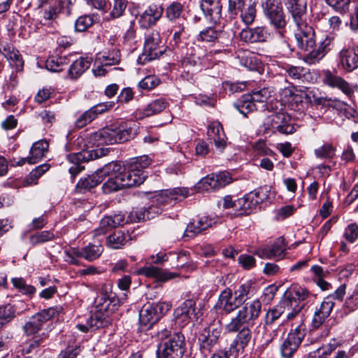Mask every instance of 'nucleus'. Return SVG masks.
Listing matches in <instances>:
<instances>
[{
  "instance_id": "7ed1b4c3",
  "label": "nucleus",
  "mask_w": 358,
  "mask_h": 358,
  "mask_svg": "<svg viewBox=\"0 0 358 358\" xmlns=\"http://www.w3.org/2000/svg\"><path fill=\"white\" fill-rule=\"evenodd\" d=\"M162 341L159 348L164 358H182L185 352V336L180 333L171 334L164 329L157 334Z\"/></svg>"
},
{
  "instance_id": "72a5a7b5",
  "label": "nucleus",
  "mask_w": 358,
  "mask_h": 358,
  "mask_svg": "<svg viewBox=\"0 0 358 358\" xmlns=\"http://www.w3.org/2000/svg\"><path fill=\"white\" fill-rule=\"evenodd\" d=\"M167 106L166 101L159 99L150 103L144 109L136 112V117L143 119L157 114L164 110Z\"/></svg>"
},
{
  "instance_id": "9d476101",
  "label": "nucleus",
  "mask_w": 358,
  "mask_h": 358,
  "mask_svg": "<svg viewBox=\"0 0 358 358\" xmlns=\"http://www.w3.org/2000/svg\"><path fill=\"white\" fill-rule=\"evenodd\" d=\"M304 336V330L300 325L296 327L294 330H292L281 345L280 351L282 357L285 358L291 357L298 349Z\"/></svg>"
},
{
  "instance_id": "37998d69",
  "label": "nucleus",
  "mask_w": 358,
  "mask_h": 358,
  "mask_svg": "<svg viewBox=\"0 0 358 358\" xmlns=\"http://www.w3.org/2000/svg\"><path fill=\"white\" fill-rule=\"evenodd\" d=\"M225 36V32L217 31L215 27H210L202 30L197 39L203 42H215L219 37Z\"/></svg>"
},
{
  "instance_id": "a18cd8bd",
  "label": "nucleus",
  "mask_w": 358,
  "mask_h": 358,
  "mask_svg": "<svg viewBox=\"0 0 358 358\" xmlns=\"http://www.w3.org/2000/svg\"><path fill=\"white\" fill-rule=\"evenodd\" d=\"M246 7H243L241 10L239 11L241 13V17L242 21L246 24H251L256 17V3L252 2L251 1L245 4Z\"/></svg>"
},
{
  "instance_id": "4c0bfd02",
  "label": "nucleus",
  "mask_w": 358,
  "mask_h": 358,
  "mask_svg": "<svg viewBox=\"0 0 358 358\" xmlns=\"http://www.w3.org/2000/svg\"><path fill=\"white\" fill-rule=\"evenodd\" d=\"M282 304L283 306L284 315H285L287 320H293L297 317H300L301 320V310L303 308L305 304H292L290 303H286V301L282 300Z\"/></svg>"
},
{
  "instance_id": "4d7b16f0",
  "label": "nucleus",
  "mask_w": 358,
  "mask_h": 358,
  "mask_svg": "<svg viewBox=\"0 0 358 358\" xmlns=\"http://www.w3.org/2000/svg\"><path fill=\"white\" fill-rule=\"evenodd\" d=\"M55 236L50 231H43L36 233L30 236V242L32 245H38L53 240Z\"/></svg>"
},
{
  "instance_id": "cd10ccee",
  "label": "nucleus",
  "mask_w": 358,
  "mask_h": 358,
  "mask_svg": "<svg viewBox=\"0 0 358 358\" xmlns=\"http://www.w3.org/2000/svg\"><path fill=\"white\" fill-rule=\"evenodd\" d=\"M0 52L7 59L10 65L15 68L16 71L22 70L24 62L17 50L6 44L0 45Z\"/></svg>"
},
{
  "instance_id": "f257e3e1",
  "label": "nucleus",
  "mask_w": 358,
  "mask_h": 358,
  "mask_svg": "<svg viewBox=\"0 0 358 358\" xmlns=\"http://www.w3.org/2000/svg\"><path fill=\"white\" fill-rule=\"evenodd\" d=\"M103 172L108 176L103 185L105 193H110L123 188L138 186L142 184L147 174L135 170L130 164L122 166L119 162H111L103 167Z\"/></svg>"
},
{
  "instance_id": "774afa93",
  "label": "nucleus",
  "mask_w": 358,
  "mask_h": 358,
  "mask_svg": "<svg viewBox=\"0 0 358 358\" xmlns=\"http://www.w3.org/2000/svg\"><path fill=\"white\" fill-rule=\"evenodd\" d=\"M126 7L127 4L124 0H115L110 17L111 19L120 17L122 15Z\"/></svg>"
},
{
  "instance_id": "13d9d810",
  "label": "nucleus",
  "mask_w": 358,
  "mask_h": 358,
  "mask_svg": "<svg viewBox=\"0 0 358 358\" xmlns=\"http://www.w3.org/2000/svg\"><path fill=\"white\" fill-rule=\"evenodd\" d=\"M58 15L57 8L55 7H49L48 9L44 10L43 14V22L41 24L47 27H53L55 20Z\"/></svg>"
},
{
  "instance_id": "20e7f679",
  "label": "nucleus",
  "mask_w": 358,
  "mask_h": 358,
  "mask_svg": "<svg viewBox=\"0 0 358 358\" xmlns=\"http://www.w3.org/2000/svg\"><path fill=\"white\" fill-rule=\"evenodd\" d=\"M263 127L265 131L272 133L278 131L284 134H291L296 131L290 115L285 113H275L268 115L264 120Z\"/></svg>"
},
{
  "instance_id": "f8f14e48",
  "label": "nucleus",
  "mask_w": 358,
  "mask_h": 358,
  "mask_svg": "<svg viewBox=\"0 0 358 358\" xmlns=\"http://www.w3.org/2000/svg\"><path fill=\"white\" fill-rule=\"evenodd\" d=\"M195 306L196 303L194 300L188 299L174 310V320L178 327H185L189 323L193 315L196 316Z\"/></svg>"
},
{
  "instance_id": "c9c22d12",
  "label": "nucleus",
  "mask_w": 358,
  "mask_h": 358,
  "mask_svg": "<svg viewBox=\"0 0 358 358\" xmlns=\"http://www.w3.org/2000/svg\"><path fill=\"white\" fill-rule=\"evenodd\" d=\"M48 142L45 140L34 143L30 149L29 164H36L41 160L48 152Z\"/></svg>"
},
{
  "instance_id": "2f4dec72",
  "label": "nucleus",
  "mask_w": 358,
  "mask_h": 358,
  "mask_svg": "<svg viewBox=\"0 0 358 358\" xmlns=\"http://www.w3.org/2000/svg\"><path fill=\"white\" fill-rule=\"evenodd\" d=\"M215 223L213 219L208 217H202L193 222L189 223L185 231V235L188 237H193L197 234L210 227Z\"/></svg>"
},
{
  "instance_id": "0eeeda50",
  "label": "nucleus",
  "mask_w": 358,
  "mask_h": 358,
  "mask_svg": "<svg viewBox=\"0 0 358 358\" xmlns=\"http://www.w3.org/2000/svg\"><path fill=\"white\" fill-rule=\"evenodd\" d=\"M294 22L298 28L295 33L298 48L304 52L303 56L308 55L314 51L315 47L314 30L303 21V17Z\"/></svg>"
},
{
  "instance_id": "f704fd0d",
  "label": "nucleus",
  "mask_w": 358,
  "mask_h": 358,
  "mask_svg": "<svg viewBox=\"0 0 358 358\" xmlns=\"http://www.w3.org/2000/svg\"><path fill=\"white\" fill-rule=\"evenodd\" d=\"M92 59L89 57H80L76 60L69 69V76L71 79L79 78L91 64Z\"/></svg>"
},
{
  "instance_id": "2eb2a0df",
  "label": "nucleus",
  "mask_w": 358,
  "mask_h": 358,
  "mask_svg": "<svg viewBox=\"0 0 358 358\" xmlns=\"http://www.w3.org/2000/svg\"><path fill=\"white\" fill-rule=\"evenodd\" d=\"M334 304L331 297H326L324 299L320 307L317 308L314 313L311 322L313 329H317L324 323L326 320L329 317Z\"/></svg>"
},
{
  "instance_id": "c85d7f7f",
  "label": "nucleus",
  "mask_w": 358,
  "mask_h": 358,
  "mask_svg": "<svg viewBox=\"0 0 358 358\" xmlns=\"http://www.w3.org/2000/svg\"><path fill=\"white\" fill-rule=\"evenodd\" d=\"M331 43V38L326 37L319 46L315 45L314 51L308 55L303 56V60L308 64H313L318 62L326 55L329 50V46Z\"/></svg>"
},
{
  "instance_id": "393cba45",
  "label": "nucleus",
  "mask_w": 358,
  "mask_h": 358,
  "mask_svg": "<svg viewBox=\"0 0 358 358\" xmlns=\"http://www.w3.org/2000/svg\"><path fill=\"white\" fill-rule=\"evenodd\" d=\"M242 41L247 43H262L266 41L268 34L263 27L243 29L240 33Z\"/></svg>"
},
{
  "instance_id": "9b49d317",
  "label": "nucleus",
  "mask_w": 358,
  "mask_h": 358,
  "mask_svg": "<svg viewBox=\"0 0 358 358\" xmlns=\"http://www.w3.org/2000/svg\"><path fill=\"white\" fill-rule=\"evenodd\" d=\"M286 245L282 238H278L271 245H265L256 250L255 254L262 259L275 260L282 259L285 257Z\"/></svg>"
},
{
  "instance_id": "a19ab883",
  "label": "nucleus",
  "mask_w": 358,
  "mask_h": 358,
  "mask_svg": "<svg viewBox=\"0 0 358 358\" xmlns=\"http://www.w3.org/2000/svg\"><path fill=\"white\" fill-rule=\"evenodd\" d=\"M69 63L66 57L52 56L46 60L45 66L48 70L52 72L62 71Z\"/></svg>"
},
{
  "instance_id": "dca6fc26",
  "label": "nucleus",
  "mask_w": 358,
  "mask_h": 358,
  "mask_svg": "<svg viewBox=\"0 0 358 358\" xmlns=\"http://www.w3.org/2000/svg\"><path fill=\"white\" fill-rule=\"evenodd\" d=\"M241 305L233 294V291L229 288H225L220 294L217 302L215 304V308L229 314Z\"/></svg>"
},
{
  "instance_id": "4468645a",
  "label": "nucleus",
  "mask_w": 358,
  "mask_h": 358,
  "mask_svg": "<svg viewBox=\"0 0 358 358\" xmlns=\"http://www.w3.org/2000/svg\"><path fill=\"white\" fill-rule=\"evenodd\" d=\"M265 13L270 23L275 29H283L287 24L286 17L281 6L273 1L266 3Z\"/></svg>"
},
{
  "instance_id": "5fc2aeb1",
  "label": "nucleus",
  "mask_w": 358,
  "mask_h": 358,
  "mask_svg": "<svg viewBox=\"0 0 358 358\" xmlns=\"http://www.w3.org/2000/svg\"><path fill=\"white\" fill-rule=\"evenodd\" d=\"M83 258L88 261L97 259L103 252L101 245H91L83 248Z\"/></svg>"
},
{
  "instance_id": "bb28decb",
  "label": "nucleus",
  "mask_w": 358,
  "mask_h": 358,
  "mask_svg": "<svg viewBox=\"0 0 358 358\" xmlns=\"http://www.w3.org/2000/svg\"><path fill=\"white\" fill-rule=\"evenodd\" d=\"M238 311L250 324H253L261 313L262 303L257 299L248 301L243 304Z\"/></svg>"
},
{
  "instance_id": "bf43d9fd",
  "label": "nucleus",
  "mask_w": 358,
  "mask_h": 358,
  "mask_svg": "<svg viewBox=\"0 0 358 358\" xmlns=\"http://www.w3.org/2000/svg\"><path fill=\"white\" fill-rule=\"evenodd\" d=\"M273 91L268 87H263L260 90H255L252 94H249L255 102H264L271 96Z\"/></svg>"
},
{
  "instance_id": "864d4df0",
  "label": "nucleus",
  "mask_w": 358,
  "mask_h": 358,
  "mask_svg": "<svg viewBox=\"0 0 358 358\" xmlns=\"http://www.w3.org/2000/svg\"><path fill=\"white\" fill-rule=\"evenodd\" d=\"M199 192H208L217 189L216 187L213 173L202 178L196 186Z\"/></svg>"
},
{
  "instance_id": "49530a36",
  "label": "nucleus",
  "mask_w": 358,
  "mask_h": 358,
  "mask_svg": "<svg viewBox=\"0 0 358 358\" xmlns=\"http://www.w3.org/2000/svg\"><path fill=\"white\" fill-rule=\"evenodd\" d=\"M183 10L184 6L182 3L173 1L166 7L165 16L170 21H176L182 15Z\"/></svg>"
},
{
  "instance_id": "de8ad7c7",
  "label": "nucleus",
  "mask_w": 358,
  "mask_h": 358,
  "mask_svg": "<svg viewBox=\"0 0 358 358\" xmlns=\"http://www.w3.org/2000/svg\"><path fill=\"white\" fill-rule=\"evenodd\" d=\"M237 110L245 116L256 109L255 101L249 94L244 95L236 104Z\"/></svg>"
},
{
  "instance_id": "f03ea898",
  "label": "nucleus",
  "mask_w": 358,
  "mask_h": 358,
  "mask_svg": "<svg viewBox=\"0 0 358 358\" xmlns=\"http://www.w3.org/2000/svg\"><path fill=\"white\" fill-rule=\"evenodd\" d=\"M134 133L131 128L122 129L120 127H104L94 132L88 134L85 138L86 149L103 145L122 143L129 141L134 137Z\"/></svg>"
},
{
  "instance_id": "680f3d73",
  "label": "nucleus",
  "mask_w": 358,
  "mask_h": 358,
  "mask_svg": "<svg viewBox=\"0 0 358 358\" xmlns=\"http://www.w3.org/2000/svg\"><path fill=\"white\" fill-rule=\"evenodd\" d=\"M145 207L135 208L128 215L129 221L131 222H138L148 220L146 215Z\"/></svg>"
},
{
  "instance_id": "473e14b6",
  "label": "nucleus",
  "mask_w": 358,
  "mask_h": 358,
  "mask_svg": "<svg viewBox=\"0 0 358 358\" xmlns=\"http://www.w3.org/2000/svg\"><path fill=\"white\" fill-rule=\"evenodd\" d=\"M291 13L294 20H300L306 10V0H280Z\"/></svg>"
},
{
  "instance_id": "f3484780",
  "label": "nucleus",
  "mask_w": 358,
  "mask_h": 358,
  "mask_svg": "<svg viewBox=\"0 0 358 358\" xmlns=\"http://www.w3.org/2000/svg\"><path fill=\"white\" fill-rule=\"evenodd\" d=\"M160 5L151 4L139 15L138 22L141 27L148 28L156 24L163 14Z\"/></svg>"
},
{
  "instance_id": "ddd939ff",
  "label": "nucleus",
  "mask_w": 358,
  "mask_h": 358,
  "mask_svg": "<svg viewBox=\"0 0 358 358\" xmlns=\"http://www.w3.org/2000/svg\"><path fill=\"white\" fill-rule=\"evenodd\" d=\"M221 334L220 328L209 327L204 329L199 336L200 349L203 354L209 353L217 342Z\"/></svg>"
},
{
  "instance_id": "1a4fd4ad",
  "label": "nucleus",
  "mask_w": 358,
  "mask_h": 358,
  "mask_svg": "<svg viewBox=\"0 0 358 358\" xmlns=\"http://www.w3.org/2000/svg\"><path fill=\"white\" fill-rule=\"evenodd\" d=\"M60 308L51 307L44 309L32 316L29 321L25 323L23 327L24 332L27 335H32L37 333L41 328L42 325L59 314Z\"/></svg>"
},
{
  "instance_id": "338daca9",
  "label": "nucleus",
  "mask_w": 358,
  "mask_h": 358,
  "mask_svg": "<svg viewBox=\"0 0 358 358\" xmlns=\"http://www.w3.org/2000/svg\"><path fill=\"white\" fill-rule=\"evenodd\" d=\"M326 2L336 11L345 13L349 8L350 0H325Z\"/></svg>"
},
{
  "instance_id": "b1692460",
  "label": "nucleus",
  "mask_w": 358,
  "mask_h": 358,
  "mask_svg": "<svg viewBox=\"0 0 358 358\" xmlns=\"http://www.w3.org/2000/svg\"><path fill=\"white\" fill-rule=\"evenodd\" d=\"M200 7L203 15L210 22H219L221 18L222 6L218 0H201Z\"/></svg>"
},
{
  "instance_id": "603ef678",
  "label": "nucleus",
  "mask_w": 358,
  "mask_h": 358,
  "mask_svg": "<svg viewBox=\"0 0 358 358\" xmlns=\"http://www.w3.org/2000/svg\"><path fill=\"white\" fill-rule=\"evenodd\" d=\"M336 148L331 143H325L322 146L316 148L314 153L316 157L320 159H332L335 155Z\"/></svg>"
},
{
  "instance_id": "4be33fe9",
  "label": "nucleus",
  "mask_w": 358,
  "mask_h": 358,
  "mask_svg": "<svg viewBox=\"0 0 358 358\" xmlns=\"http://www.w3.org/2000/svg\"><path fill=\"white\" fill-rule=\"evenodd\" d=\"M310 292L306 288L298 285H292L285 293L282 301L286 303L304 304V301L309 297Z\"/></svg>"
},
{
  "instance_id": "8fccbe9b",
  "label": "nucleus",
  "mask_w": 358,
  "mask_h": 358,
  "mask_svg": "<svg viewBox=\"0 0 358 358\" xmlns=\"http://www.w3.org/2000/svg\"><path fill=\"white\" fill-rule=\"evenodd\" d=\"M282 69L285 71L287 76L293 80H300L305 76L307 70L302 66H293L291 64H285L283 65Z\"/></svg>"
},
{
  "instance_id": "39448f33",
  "label": "nucleus",
  "mask_w": 358,
  "mask_h": 358,
  "mask_svg": "<svg viewBox=\"0 0 358 358\" xmlns=\"http://www.w3.org/2000/svg\"><path fill=\"white\" fill-rule=\"evenodd\" d=\"M171 308L169 302L145 304L139 313L141 325L150 328L155 324L160 317L166 313Z\"/></svg>"
},
{
  "instance_id": "69168bd1",
  "label": "nucleus",
  "mask_w": 358,
  "mask_h": 358,
  "mask_svg": "<svg viewBox=\"0 0 358 358\" xmlns=\"http://www.w3.org/2000/svg\"><path fill=\"white\" fill-rule=\"evenodd\" d=\"M151 159L147 156L143 155L135 159V160L129 164L135 170H138L141 172H145L143 169L148 168L151 164Z\"/></svg>"
},
{
  "instance_id": "a211bd4d",
  "label": "nucleus",
  "mask_w": 358,
  "mask_h": 358,
  "mask_svg": "<svg viewBox=\"0 0 358 358\" xmlns=\"http://www.w3.org/2000/svg\"><path fill=\"white\" fill-rule=\"evenodd\" d=\"M162 38L157 30H152L146 34L144 43V50L149 57V59H154L163 52L159 50Z\"/></svg>"
},
{
  "instance_id": "e2e57ef3",
  "label": "nucleus",
  "mask_w": 358,
  "mask_h": 358,
  "mask_svg": "<svg viewBox=\"0 0 358 358\" xmlns=\"http://www.w3.org/2000/svg\"><path fill=\"white\" fill-rule=\"evenodd\" d=\"M213 176L217 189L225 187L232 181L231 174L227 171L220 172L217 174L213 173Z\"/></svg>"
},
{
  "instance_id": "0e129e2a",
  "label": "nucleus",
  "mask_w": 358,
  "mask_h": 358,
  "mask_svg": "<svg viewBox=\"0 0 358 358\" xmlns=\"http://www.w3.org/2000/svg\"><path fill=\"white\" fill-rule=\"evenodd\" d=\"M96 118L94 111L90 109L83 113L76 121L78 128H83Z\"/></svg>"
},
{
  "instance_id": "412c9836",
  "label": "nucleus",
  "mask_w": 358,
  "mask_h": 358,
  "mask_svg": "<svg viewBox=\"0 0 358 358\" xmlns=\"http://www.w3.org/2000/svg\"><path fill=\"white\" fill-rule=\"evenodd\" d=\"M340 63L343 68L351 72L358 68V48H343L339 54Z\"/></svg>"
},
{
  "instance_id": "6ab92c4d",
  "label": "nucleus",
  "mask_w": 358,
  "mask_h": 358,
  "mask_svg": "<svg viewBox=\"0 0 358 358\" xmlns=\"http://www.w3.org/2000/svg\"><path fill=\"white\" fill-rule=\"evenodd\" d=\"M138 273L148 278H155L157 282H165L178 276L176 273L169 272L167 270L154 266L142 267L139 268Z\"/></svg>"
},
{
  "instance_id": "052dcab7",
  "label": "nucleus",
  "mask_w": 358,
  "mask_h": 358,
  "mask_svg": "<svg viewBox=\"0 0 358 358\" xmlns=\"http://www.w3.org/2000/svg\"><path fill=\"white\" fill-rule=\"evenodd\" d=\"M12 282L14 287L19 289L22 294H31L36 292L35 287L27 285L23 278H14L12 279Z\"/></svg>"
},
{
  "instance_id": "7c9ffc66",
  "label": "nucleus",
  "mask_w": 358,
  "mask_h": 358,
  "mask_svg": "<svg viewBox=\"0 0 358 358\" xmlns=\"http://www.w3.org/2000/svg\"><path fill=\"white\" fill-rule=\"evenodd\" d=\"M252 334L248 327H243L230 345L231 353L243 351L251 341Z\"/></svg>"
},
{
  "instance_id": "e433bc0d",
  "label": "nucleus",
  "mask_w": 358,
  "mask_h": 358,
  "mask_svg": "<svg viewBox=\"0 0 358 358\" xmlns=\"http://www.w3.org/2000/svg\"><path fill=\"white\" fill-rule=\"evenodd\" d=\"M101 312V311L98 310L97 313L91 315L90 317L87 320V323L85 324H77V328L80 331L86 333L90 328L98 329L103 327L104 324V319L103 317V314Z\"/></svg>"
},
{
  "instance_id": "423d86ee",
  "label": "nucleus",
  "mask_w": 358,
  "mask_h": 358,
  "mask_svg": "<svg viewBox=\"0 0 358 358\" xmlns=\"http://www.w3.org/2000/svg\"><path fill=\"white\" fill-rule=\"evenodd\" d=\"M107 150L104 148L98 149H83L81 152L72 153L68 155V160L73 164L69 171L71 177L74 178L83 169L84 166L80 164V162H87L90 160L96 159L102 156H105Z\"/></svg>"
},
{
  "instance_id": "09e8293b",
  "label": "nucleus",
  "mask_w": 358,
  "mask_h": 358,
  "mask_svg": "<svg viewBox=\"0 0 358 358\" xmlns=\"http://www.w3.org/2000/svg\"><path fill=\"white\" fill-rule=\"evenodd\" d=\"M16 317V308L10 303L0 306V320L6 325Z\"/></svg>"
},
{
  "instance_id": "6e6552de",
  "label": "nucleus",
  "mask_w": 358,
  "mask_h": 358,
  "mask_svg": "<svg viewBox=\"0 0 358 358\" xmlns=\"http://www.w3.org/2000/svg\"><path fill=\"white\" fill-rule=\"evenodd\" d=\"M267 195L263 189L251 192L242 198L236 199L235 205V215H249L257 206L266 199Z\"/></svg>"
},
{
  "instance_id": "5701e85b",
  "label": "nucleus",
  "mask_w": 358,
  "mask_h": 358,
  "mask_svg": "<svg viewBox=\"0 0 358 358\" xmlns=\"http://www.w3.org/2000/svg\"><path fill=\"white\" fill-rule=\"evenodd\" d=\"M103 176H107V174L103 172V168L91 176L80 178L76 187V192L85 193L90 190L103 181Z\"/></svg>"
},
{
  "instance_id": "6e6d98bb",
  "label": "nucleus",
  "mask_w": 358,
  "mask_h": 358,
  "mask_svg": "<svg viewBox=\"0 0 358 358\" xmlns=\"http://www.w3.org/2000/svg\"><path fill=\"white\" fill-rule=\"evenodd\" d=\"M94 22V16L85 15L79 17L75 22V29L77 31H85Z\"/></svg>"
},
{
  "instance_id": "79ce46f5",
  "label": "nucleus",
  "mask_w": 358,
  "mask_h": 358,
  "mask_svg": "<svg viewBox=\"0 0 358 358\" xmlns=\"http://www.w3.org/2000/svg\"><path fill=\"white\" fill-rule=\"evenodd\" d=\"M245 325H250V322L239 313L237 312L235 317L226 324L225 330L229 333H234L241 330Z\"/></svg>"
},
{
  "instance_id": "c03bdc74",
  "label": "nucleus",
  "mask_w": 358,
  "mask_h": 358,
  "mask_svg": "<svg viewBox=\"0 0 358 358\" xmlns=\"http://www.w3.org/2000/svg\"><path fill=\"white\" fill-rule=\"evenodd\" d=\"M252 292V285L250 282H245L239 285L237 289L233 292V294L241 306L246 303L250 298Z\"/></svg>"
},
{
  "instance_id": "58836bf2",
  "label": "nucleus",
  "mask_w": 358,
  "mask_h": 358,
  "mask_svg": "<svg viewBox=\"0 0 358 358\" xmlns=\"http://www.w3.org/2000/svg\"><path fill=\"white\" fill-rule=\"evenodd\" d=\"M128 241V235L122 231H115L107 238V246L112 249H120Z\"/></svg>"
},
{
  "instance_id": "ea45409f",
  "label": "nucleus",
  "mask_w": 358,
  "mask_h": 358,
  "mask_svg": "<svg viewBox=\"0 0 358 358\" xmlns=\"http://www.w3.org/2000/svg\"><path fill=\"white\" fill-rule=\"evenodd\" d=\"M280 99L286 103H299L303 101V97L299 94L296 93V89L293 86L285 87L280 91Z\"/></svg>"
},
{
  "instance_id": "aec40b11",
  "label": "nucleus",
  "mask_w": 358,
  "mask_h": 358,
  "mask_svg": "<svg viewBox=\"0 0 358 358\" xmlns=\"http://www.w3.org/2000/svg\"><path fill=\"white\" fill-rule=\"evenodd\" d=\"M128 220H125V216L122 213H115L113 215L105 216L100 221V227L94 230V236L104 234L108 230L113 228L122 226Z\"/></svg>"
},
{
  "instance_id": "3c124183",
  "label": "nucleus",
  "mask_w": 358,
  "mask_h": 358,
  "mask_svg": "<svg viewBox=\"0 0 358 358\" xmlns=\"http://www.w3.org/2000/svg\"><path fill=\"white\" fill-rule=\"evenodd\" d=\"M284 315L283 306L282 301L278 306L269 309L265 315V323L266 325H271L275 320L280 318V316Z\"/></svg>"
},
{
  "instance_id": "a878e982",
  "label": "nucleus",
  "mask_w": 358,
  "mask_h": 358,
  "mask_svg": "<svg viewBox=\"0 0 358 358\" xmlns=\"http://www.w3.org/2000/svg\"><path fill=\"white\" fill-rule=\"evenodd\" d=\"M322 81L329 87L338 88L347 95L353 92V90L345 80L329 70L324 71Z\"/></svg>"
},
{
  "instance_id": "c756f323",
  "label": "nucleus",
  "mask_w": 358,
  "mask_h": 358,
  "mask_svg": "<svg viewBox=\"0 0 358 358\" xmlns=\"http://www.w3.org/2000/svg\"><path fill=\"white\" fill-rule=\"evenodd\" d=\"M113 297V294L110 284L101 285L99 287L98 295L94 299V304L99 311L107 310L110 305V299Z\"/></svg>"
}]
</instances>
